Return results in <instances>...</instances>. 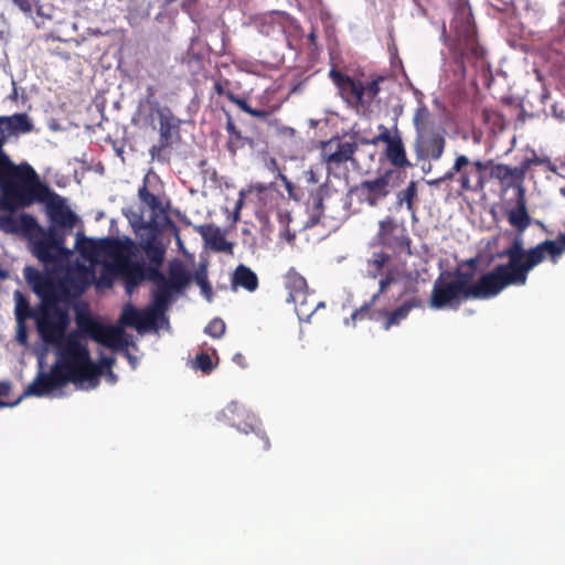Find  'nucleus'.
<instances>
[{
  "label": "nucleus",
  "instance_id": "f257e3e1",
  "mask_svg": "<svg viewBox=\"0 0 565 565\" xmlns=\"http://www.w3.org/2000/svg\"><path fill=\"white\" fill-rule=\"evenodd\" d=\"M71 318L68 312H61L60 318L36 328L42 341L54 345L56 361L49 372L43 370V361L39 360L40 370L35 379L26 386L23 396H62L61 391L68 383L78 390H93L99 384L102 370L90 358L86 344L79 340V331H70Z\"/></svg>",
  "mask_w": 565,
  "mask_h": 565
},
{
  "label": "nucleus",
  "instance_id": "f03ea898",
  "mask_svg": "<svg viewBox=\"0 0 565 565\" xmlns=\"http://www.w3.org/2000/svg\"><path fill=\"white\" fill-rule=\"evenodd\" d=\"M520 255L518 243L510 249L498 247L492 254V259L507 260L498 264L473 284V289L470 290L472 298L489 299L495 297L509 286H524L530 271L540 265L541 254L536 249L532 250L527 259L521 258Z\"/></svg>",
  "mask_w": 565,
  "mask_h": 565
},
{
  "label": "nucleus",
  "instance_id": "7ed1b4c3",
  "mask_svg": "<svg viewBox=\"0 0 565 565\" xmlns=\"http://www.w3.org/2000/svg\"><path fill=\"white\" fill-rule=\"evenodd\" d=\"M0 192L1 206L14 211L43 201L49 193V186L41 182L29 163L14 164L9 156L0 152Z\"/></svg>",
  "mask_w": 565,
  "mask_h": 565
},
{
  "label": "nucleus",
  "instance_id": "20e7f679",
  "mask_svg": "<svg viewBox=\"0 0 565 565\" xmlns=\"http://www.w3.org/2000/svg\"><path fill=\"white\" fill-rule=\"evenodd\" d=\"M509 224L515 228V232L507 231L497 239L495 244L501 249H510L514 244H519L520 257L527 259L530 252L539 250L541 254L540 264L550 258L552 264L556 265L565 252V233H559L556 239H545L537 245L525 248L523 234L531 225L532 217L527 212L525 193L522 186L518 188L515 206L507 211Z\"/></svg>",
  "mask_w": 565,
  "mask_h": 565
},
{
  "label": "nucleus",
  "instance_id": "39448f33",
  "mask_svg": "<svg viewBox=\"0 0 565 565\" xmlns=\"http://www.w3.org/2000/svg\"><path fill=\"white\" fill-rule=\"evenodd\" d=\"M450 31L454 33V41L449 50L454 60V79L461 81L466 76L467 65L473 64L477 68L483 70L487 66L484 51L477 41L475 24L470 8L459 7L450 23Z\"/></svg>",
  "mask_w": 565,
  "mask_h": 565
},
{
  "label": "nucleus",
  "instance_id": "423d86ee",
  "mask_svg": "<svg viewBox=\"0 0 565 565\" xmlns=\"http://www.w3.org/2000/svg\"><path fill=\"white\" fill-rule=\"evenodd\" d=\"M23 276L34 294L41 299L40 308L34 315L36 328L42 326V329H44L47 322L60 318L61 312H68L67 308L57 305L55 278L52 275L42 274L31 266H25Z\"/></svg>",
  "mask_w": 565,
  "mask_h": 565
},
{
  "label": "nucleus",
  "instance_id": "0eeeda50",
  "mask_svg": "<svg viewBox=\"0 0 565 565\" xmlns=\"http://www.w3.org/2000/svg\"><path fill=\"white\" fill-rule=\"evenodd\" d=\"M23 276L34 294L41 299L40 308L34 315L36 328L42 326V329H44L47 322L60 318L61 312H68L67 308L57 305L55 278L52 275L42 274L31 266H25Z\"/></svg>",
  "mask_w": 565,
  "mask_h": 565
},
{
  "label": "nucleus",
  "instance_id": "6e6552de",
  "mask_svg": "<svg viewBox=\"0 0 565 565\" xmlns=\"http://www.w3.org/2000/svg\"><path fill=\"white\" fill-rule=\"evenodd\" d=\"M24 226L30 232L25 238L31 245L32 254L46 266L61 258H66L73 253L72 249L65 247V236L44 228L36 218H25Z\"/></svg>",
  "mask_w": 565,
  "mask_h": 565
},
{
  "label": "nucleus",
  "instance_id": "1a4fd4ad",
  "mask_svg": "<svg viewBox=\"0 0 565 565\" xmlns=\"http://www.w3.org/2000/svg\"><path fill=\"white\" fill-rule=\"evenodd\" d=\"M56 277L55 294L57 295V305H60L71 298L79 297L94 281L95 273L90 267L77 264L60 268L56 270Z\"/></svg>",
  "mask_w": 565,
  "mask_h": 565
},
{
  "label": "nucleus",
  "instance_id": "9d476101",
  "mask_svg": "<svg viewBox=\"0 0 565 565\" xmlns=\"http://www.w3.org/2000/svg\"><path fill=\"white\" fill-rule=\"evenodd\" d=\"M36 202L45 204V213L49 218L47 230L65 237L72 233L78 216L67 205L65 198L49 189L45 199Z\"/></svg>",
  "mask_w": 565,
  "mask_h": 565
},
{
  "label": "nucleus",
  "instance_id": "9b49d317",
  "mask_svg": "<svg viewBox=\"0 0 565 565\" xmlns=\"http://www.w3.org/2000/svg\"><path fill=\"white\" fill-rule=\"evenodd\" d=\"M218 420L226 422L231 426L244 434L254 433L256 437L263 443V449L269 448V439L262 430L260 422L255 415L249 414L237 402H231L218 415Z\"/></svg>",
  "mask_w": 565,
  "mask_h": 565
},
{
  "label": "nucleus",
  "instance_id": "f8f14e48",
  "mask_svg": "<svg viewBox=\"0 0 565 565\" xmlns=\"http://www.w3.org/2000/svg\"><path fill=\"white\" fill-rule=\"evenodd\" d=\"M397 172L387 170L372 180H363L355 185L351 192L354 193L361 203L370 206L380 204L394 189L393 178Z\"/></svg>",
  "mask_w": 565,
  "mask_h": 565
},
{
  "label": "nucleus",
  "instance_id": "ddd939ff",
  "mask_svg": "<svg viewBox=\"0 0 565 565\" xmlns=\"http://www.w3.org/2000/svg\"><path fill=\"white\" fill-rule=\"evenodd\" d=\"M451 271H444L434 281L430 307L434 309L456 308L463 298L462 291L450 280Z\"/></svg>",
  "mask_w": 565,
  "mask_h": 565
},
{
  "label": "nucleus",
  "instance_id": "4468645a",
  "mask_svg": "<svg viewBox=\"0 0 565 565\" xmlns=\"http://www.w3.org/2000/svg\"><path fill=\"white\" fill-rule=\"evenodd\" d=\"M132 245V242L129 237L125 239L120 238H104L97 243L93 238H87L83 235V233H76V241L74 248L77 249L83 256L87 258H94L97 255L98 249H104L110 254H115L121 256Z\"/></svg>",
  "mask_w": 565,
  "mask_h": 565
},
{
  "label": "nucleus",
  "instance_id": "2eb2a0df",
  "mask_svg": "<svg viewBox=\"0 0 565 565\" xmlns=\"http://www.w3.org/2000/svg\"><path fill=\"white\" fill-rule=\"evenodd\" d=\"M162 311H168V309H159L152 299L150 305L143 309H137L131 302H128L122 307L119 323L122 327L135 328L138 333L143 334L149 332V324L153 321L154 315L162 313Z\"/></svg>",
  "mask_w": 565,
  "mask_h": 565
},
{
  "label": "nucleus",
  "instance_id": "dca6fc26",
  "mask_svg": "<svg viewBox=\"0 0 565 565\" xmlns=\"http://www.w3.org/2000/svg\"><path fill=\"white\" fill-rule=\"evenodd\" d=\"M446 139L440 132H423L417 130L414 140V152L418 161H437L441 158Z\"/></svg>",
  "mask_w": 565,
  "mask_h": 565
},
{
  "label": "nucleus",
  "instance_id": "f3484780",
  "mask_svg": "<svg viewBox=\"0 0 565 565\" xmlns=\"http://www.w3.org/2000/svg\"><path fill=\"white\" fill-rule=\"evenodd\" d=\"M114 271L121 278L126 292L131 296L137 287L146 279L143 264L128 256L117 257L113 265Z\"/></svg>",
  "mask_w": 565,
  "mask_h": 565
},
{
  "label": "nucleus",
  "instance_id": "a211bd4d",
  "mask_svg": "<svg viewBox=\"0 0 565 565\" xmlns=\"http://www.w3.org/2000/svg\"><path fill=\"white\" fill-rule=\"evenodd\" d=\"M156 104V114L159 119V141L162 146H171L174 138H179L182 120L178 118L168 106Z\"/></svg>",
  "mask_w": 565,
  "mask_h": 565
},
{
  "label": "nucleus",
  "instance_id": "6ab92c4d",
  "mask_svg": "<svg viewBox=\"0 0 565 565\" xmlns=\"http://www.w3.org/2000/svg\"><path fill=\"white\" fill-rule=\"evenodd\" d=\"M32 129L33 124L26 114L0 117V152H4L2 147L9 137L26 134Z\"/></svg>",
  "mask_w": 565,
  "mask_h": 565
},
{
  "label": "nucleus",
  "instance_id": "aec40b11",
  "mask_svg": "<svg viewBox=\"0 0 565 565\" xmlns=\"http://www.w3.org/2000/svg\"><path fill=\"white\" fill-rule=\"evenodd\" d=\"M191 280L190 274L181 262L171 263L169 266V278H167L168 302L167 309L183 292Z\"/></svg>",
  "mask_w": 565,
  "mask_h": 565
},
{
  "label": "nucleus",
  "instance_id": "412c9836",
  "mask_svg": "<svg viewBox=\"0 0 565 565\" xmlns=\"http://www.w3.org/2000/svg\"><path fill=\"white\" fill-rule=\"evenodd\" d=\"M358 150L355 141L333 139L328 141L323 147V157L327 163L339 166L353 159V154Z\"/></svg>",
  "mask_w": 565,
  "mask_h": 565
},
{
  "label": "nucleus",
  "instance_id": "4be33fe9",
  "mask_svg": "<svg viewBox=\"0 0 565 565\" xmlns=\"http://www.w3.org/2000/svg\"><path fill=\"white\" fill-rule=\"evenodd\" d=\"M95 330L89 335L90 339L97 343L107 347L114 351L128 347V340L124 338V330L121 327H106L102 323L94 326Z\"/></svg>",
  "mask_w": 565,
  "mask_h": 565
},
{
  "label": "nucleus",
  "instance_id": "5701e85b",
  "mask_svg": "<svg viewBox=\"0 0 565 565\" xmlns=\"http://www.w3.org/2000/svg\"><path fill=\"white\" fill-rule=\"evenodd\" d=\"M162 265H149L146 271V279L153 282L154 288L151 292V299L158 306L159 309L167 308L168 291H167V277L160 270Z\"/></svg>",
  "mask_w": 565,
  "mask_h": 565
},
{
  "label": "nucleus",
  "instance_id": "b1692460",
  "mask_svg": "<svg viewBox=\"0 0 565 565\" xmlns=\"http://www.w3.org/2000/svg\"><path fill=\"white\" fill-rule=\"evenodd\" d=\"M424 301L418 297H411L406 299L401 306L392 311L384 312L385 321L383 323L384 330H388L394 326H399L404 321L409 312L415 308H422Z\"/></svg>",
  "mask_w": 565,
  "mask_h": 565
},
{
  "label": "nucleus",
  "instance_id": "393cba45",
  "mask_svg": "<svg viewBox=\"0 0 565 565\" xmlns=\"http://www.w3.org/2000/svg\"><path fill=\"white\" fill-rule=\"evenodd\" d=\"M199 233L204 242L216 252H231L232 244L225 238L224 233L212 224L200 226Z\"/></svg>",
  "mask_w": 565,
  "mask_h": 565
},
{
  "label": "nucleus",
  "instance_id": "a878e982",
  "mask_svg": "<svg viewBox=\"0 0 565 565\" xmlns=\"http://www.w3.org/2000/svg\"><path fill=\"white\" fill-rule=\"evenodd\" d=\"M380 78L371 82L356 81L350 97L354 98L361 106H370L380 93Z\"/></svg>",
  "mask_w": 565,
  "mask_h": 565
},
{
  "label": "nucleus",
  "instance_id": "bb28decb",
  "mask_svg": "<svg viewBox=\"0 0 565 565\" xmlns=\"http://www.w3.org/2000/svg\"><path fill=\"white\" fill-rule=\"evenodd\" d=\"M511 6L523 23L529 25L535 24L543 17L542 9L536 3H532L529 0L513 1Z\"/></svg>",
  "mask_w": 565,
  "mask_h": 565
},
{
  "label": "nucleus",
  "instance_id": "cd10ccee",
  "mask_svg": "<svg viewBox=\"0 0 565 565\" xmlns=\"http://www.w3.org/2000/svg\"><path fill=\"white\" fill-rule=\"evenodd\" d=\"M232 285L234 288L242 287L245 290L253 292L258 287V278L249 267L241 264L234 270Z\"/></svg>",
  "mask_w": 565,
  "mask_h": 565
},
{
  "label": "nucleus",
  "instance_id": "c85d7f7f",
  "mask_svg": "<svg viewBox=\"0 0 565 565\" xmlns=\"http://www.w3.org/2000/svg\"><path fill=\"white\" fill-rule=\"evenodd\" d=\"M476 264H477L476 259H470L469 260L470 268L468 270L458 268L454 273H451V278H449L462 291L463 298H472V295H470V290L473 289V284H471V282L475 277Z\"/></svg>",
  "mask_w": 565,
  "mask_h": 565
},
{
  "label": "nucleus",
  "instance_id": "c756f323",
  "mask_svg": "<svg viewBox=\"0 0 565 565\" xmlns=\"http://www.w3.org/2000/svg\"><path fill=\"white\" fill-rule=\"evenodd\" d=\"M294 23L292 17L284 11H273L264 18V26L269 25L271 29L267 34H284L292 28Z\"/></svg>",
  "mask_w": 565,
  "mask_h": 565
},
{
  "label": "nucleus",
  "instance_id": "7c9ffc66",
  "mask_svg": "<svg viewBox=\"0 0 565 565\" xmlns=\"http://www.w3.org/2000/svg\"><path fill=\"white\" fill-rule=\"evenodd\" d=\"M135 232L137 234L140 248L160 242L159 237L161 235V230L153 218L148 222H141V224L135 228Z\"/></svg>",
  "mask_w": 565,
  "mask_h": 565
},
{
  "label": "nucleus",
  "instance_id": "2f4dec72",
  "mask_svg": "<svg viewBox=\"0 0 565 565\" xmlns=\"http://www.w3.org/2000/svg\"><path fill=\"white\" fill-rule=\"evenodd\" d=\"M385 153L394 167L406 168L412 166L406 157L405 147L397 131L395 134V141L386 146Z\"/></svg>",
  "mask_w": 565,
  "mask_h": 565
},
{
  "label": "nucleus",
  "instance_id": "473e14b6",
  "mask_svg": "<svg viewBox=\"0 0 565 565\" xmlns=\"http://www.w3.org/2000/svg\"><path fill=\"white\" fill-rule=\"evenodd\" d=\"M28 217L35 218L28 213H22L19 218L10 214L0 215V230L8 234H22L26 237L30 232L25 230L24 220Z\"/></svg>",
  "mask_w": 565,
  "mask_h": 565
},
{
  "label": "nucleus",
  "instance_id": "72a5a7b5",
  "mask_svg": "<svg viewBox=\"0 0 565 565\" xmlns=\"http://www.w3.org/2000/svg\"><path fill=\"white\" fill-rule=\"evenodd\" d=\"M391 277H385L380 280V289L376 294H374L371 297V300L363 306H361L359 309H356L349 319H345L344 323L349 326L350 321H355L358 319H364L370 311L371 306L380 298V296L385 291L387 286L392 282Z\"/></svg>",
  "mask_w": 565,
  "mask_h": 565
},
{
  "label": "nucleus",
  "instance_id": "f704fd0d",
  "mask_svg": "<svg viewBox=\"0 0 565 565\" xmlns=\"http://www.w3.org/2000/svg\"><path fill=\"white\" fill-rule=\"evenodd\" d=\"M470 164V160L467 156L460 154L456 158L454 166L441 177L428 180L427 184L430 186H438L439 184L450 181L457 173H461L465 168Z\"/></svg>",
  "mask_w": 565,
  "mask_h": 565
},
{
  "label": "nucleus",
  "instance_id": "c9c22d12",
  "mask_svg": "<svg viewBox=\"0 0 565 565\" xmlns=\"http://www.w3.org/2000/svg\"><path fill=\"white\" fill-rule=\"evenodd\" d=\"M75 321L78 327L76 331H79V338L82 335H87L89 338L95 330L94 326L99 324V322L90 317L89 312L84 307H76Z\"/></svg>",
  "mask_w": 565,
  "mask_h": 565
},
{
  "label": "nucleus",
  "instance_id": "e433bc0d",
  "mask_svg": "<svg viewBox=\"0 0 565 565\" xmlns=\"http://www.w3.org/2000/svg\"><path fill=\"white\" fill-rule=\"evenodd\" d=\"M286 285L289 289V298H296L298 300L303 296V292H307V281L298 273H288Z\"/></svg>",
  "mask_w": 565,
  "mask_h": 565
},
{
  "label": "nucleus",
  "instance_id": "4c0bfd02",
  "mask_svg": "<svg viewBox=\"0 0 565 565\" xmlns=\"http://www.w3.org/2000/svg\"><path fill=\"white\" fill-rule=\"evenodd\" d=\"M13 297L15 301L14 313L17 322H24L28 318H34V315L38 312V310H31L29 301L23 296V294L19 290H15Z\"/></svg>",
  "mask_w": 565,
  "mask_h": 565
},
{
  "label": "nucleus",
  "instance_id": "58836bf2",
  "mask_svg": "<svg viewBox=\"0 0 565 565\" xmlns=\"http://www.w3.org/2000/svg\"><path fill=\"white\" fill-rule=\"evenodd\" d=\"M138 198L147 205L153 214L163 213V207L159 196L152 194L147 188V177L143 179V185L138 191Z\"/></svg>",
  "mask_w": 565,
  "mask_h": 565
},
{
  "label": "nucleus",
  "instance_id": "ea45409f",
  "mask_svg": "<svg viewBox=\"0 0 565 565\" xmlns=\"http://www.w3.org/2000/svg\"><path fill=\"white\" fill-rule=\"evenodd\" d=\"M417 193V184L415 181H411L407 186L396 194V205L401 207L403 204H406V207L409 212L414 213L413 209V200Z\"/></svg>",
  "mask_w": 565,
  "mask_h": 565
},
{
  "label": "nucleus",
  "instance_id": "a19ab883",
  "mask_svg": "<svg viewBox=\"0 0 565 565\" xmlns=\"http://www.w3.org/2000/svg\"><path fill=\"white\" fill-rule=\"evenodd\" d=\"M150 265H162L166 257V247L161 242L141 248Z\"/></svg>",
  "mask_w": 565,
  "mask_h": 565
},
{
  "label": "nucleus",
  "instance_id": "79ce46f5",
  "mask_svg": "<svg viewBox=\"0 0 565 565\" xmlns=\"http://www.w3.org/2000/svg\"><path fill=\"white\" fill-rule=\"evenodd\" d=\"M330 77L333 79L334 84L339 87L343 95L350 97L352 89H354L356 81L348 75H343L342 73L331 70Z\"/></svg>",
  "mask_w": 565,
  "mask_h": 565
},
{
  "label": "nucleus",
  "instance_id": "37998d69",
  "mask_svg": "<svg viewBox=\"0 0 565 565\" xmlns=\"http://www.w3.org/2000/svg\"><path fill=\"white\" fill-rule=\"evenodd\" d=\"M309 296L307 292H303V296L298 300L296 298H288V300L295 303L296 313L299 320L308 321L310 317L315 313V309H311V305L309 306Z\"/></svg>",
  "mask_w": 565,
  "mask_h": 565
},
{
  "label": "nucleus",
  "instance_id": "c03bdc74",
  "mask_svg": "<svg viewBox=\"0 0 565 565\" xmlns=\"http://www.w3.org/2000/svg\"><path fill=\"white\" fill-rule=\"evenodd\" d=\"M492 173L501 181H509L521 178L524 173V170L520 168H511L507 164L500 163L495 166Z\"/></svg>",
  "mask_w": 565,
  "mask_h": 565
},
{
  "label": "nucleus",
  "instance_id": "a18cd8bd",
  "mask_svg": "<svg viewBox=\"0 0 565 565\" xmlns=\"http://www.w3.org/2000/svg\"><path fill=\"white\" fill-rule=\"evenodd\" d=\"M379 225H380V231H379L380 241L383 244H388L390 235L394 231L397 230V225H396L395 221L391 216H388V217L380 221Z\"/></svg>",
  "mask_w": 565,
  "mask_h": 565
},
{
  "label": "nucleus",
  "instance_id": "49530a36",
  "mask_svg": "<svg viewBox=\"0 0 565 565\" xmlns=\"http://www.w3.org/2000/svg\"><path fill=\"white\" fill-rule=\"evenodd\" d=\"M193 369L200 370L205 374H210L214 370V364L207 353H200L195 356Z\"/></svg>",
  "mask_w": 565,
  "mask_h": 565
},
{
  "label": "nucleus",
  "instance_id": "de8ad7c7",
  "mask_svg": "<svg viewBox=\"0 0 565 565\" xmlns=\"http://www.w3.org/2000/svg\"><path fill=\"white\" fill-rule=\"evenodd\" d=\"M323 209V200L320 195H316L312 198V206L308 221L309 226H313L320 221V216Z\"/></svg>",
  "mask_w": 565,
  "mask_h": 565
},
{
  "label": "nucleus",
  "instance_id": "09e8293b",
  "mask_svg": "<svg viewBox=\"0 0 565 565\" xmlns=\"http://www.w3.org/2000/svg\"><path fill=\"white\" fill-rule=\"evenodd\" d=\"M195 281L201 288V292L204 298L211 302L213 299V290L207 280L206 274L204 271H198L195 275Z\"/></svg>",
  "mask_w": 565,
  "mask_h": 565
},
{
  "label": "nucleus",
  "instance_id": "8fccbe9b",
  "mask_svg": "<svg viewBox=\"0 0 565 565\" xmlns=\"http://www.w3.org/2000/svg\"><path fill=\"white\" fill-rule=\"evenodd\" d=\"M204 332L213 338H221L225 332V323L220 318H214L204 328Z\"/></svg>",
  "mask_w": 565,
  "mask_h": 565
},
{
  "label": "nucleus",
  "instance_id": "3c124183",
  "mask_svg": "<svg viewBox=\"0 0 565 565\" xmlns=\"http://www.w3.org/2000/svg\"><path fill=\"white\" fill-rule=\"evenodd\" d=\"M166 313L167 311H162V313L154 315L153 321L149 324V331L157 332L159 329H170L169 318Z\"/></svg>",
  "mask_w": 565,
  "mask_h": 565
},
{
  "label": "nucleus",
  "instance_id": "603ef678",
  "mask_svg": "<svg viewBox=\"0 0 565 565\" xmlns=\"http://www.w3.org/2000/svg\"><path fill=\"white\" fill-rule=\"evenodd\" d=\"M379 130L381 131L377 136H375L371 141H366L371 145H376L379 141H383L388 146L391 142L395 141V135L392 136L390 130L384 126L380 125Z\"/></svg>",
  "mask_w": 565,
  "mask_h": 565
},
{
  "label": "nucleus",
  "instance_id": "864d4df0",
  "mask_svg": "<svg viewBox=\"0 0 565 565\" xmlns=\"http://www.w3.org/2000/svg\"><path fill=\"white\" fill-rule=\"evenodd\" d=\"M476 178V173L473 172V169H463L459 177V183L462 188V190H470L471 186V179Z\"/></svg>",
  "mask_w": 565,
  "mask_h": 565
},
{
  "label": "nucleus",
  "instance_id": "5fc2aeb1",
  "mask_svg": "<svg viewBox=\"0 0 565 565\" xmlns=\"http://www.w3.org/2000/svg\"><path fill=\"white\" fill-rule=\"evenodd\" d=\"M13 3L26 15L32 17L33 9L38 4L36 0H12Z\"/></svg>",
  "mask_w": 565,
  "mask_h": 565
},
{
  "label": "nucleus",
  "instance_id": "6e6d98bb",
  "mask_svg": "<svg viewBox=\"0 0 565 565\" xmlns=\"http://www.w3.org/2000/svg\"><path fill=\"white\" fill-rule=\"evenodd\" d=\"M154 95H156V92H154L153 86H148L147 87V96H146L145 100L139 102L138 111L132 117L134 122L136 121V117L140 113V108L142 107L143 103H147V104L153 106V108L156 109L154 103H158V102L154 99Z\"/></svg>",
  "mask_w": 565,
  "mask_h": 565
},
{
  "label": "nucleus",
  "instance_id": "4d7b16f0",
  "mask_svg": "<svg viewBox=\"0 0 565 565\" xmlns=\"http://www.w3.org/2000/svg\"><path fill=\"white\" fill-rule=\"evenodd\" d=\"M247 114H249L253 117L262 118L269 125H274L277 122V119L273 118L271 114L265 109H256L250 107V111H248Z\"/></svg>",
  "mask_w": 565,
  "mask_h": 565
},
{
  "label": "nucleus",
  "instance_id": "13d9d810",
  "mask_svg": "<svg viewBox=\"0 0 565 565\" xmlns=\"http://www.w3.org/2000/svg\"><path fill=\"white\" fill-rule=\"evenodd\" d=\"M226 97L228 98L230 102L237 105L239 107V109H242L246 114L248 111H250V106L244 98L238 97L237 95H235L234 93H232L230 90L226 93Z\"/></svg>",
  "mask_w": 565,
  "mask_h": 565
},
{
  "label": "nucleus",
  "instance_id": "bf43d9fd",
  "mask_svg": "<svg viewBox=\"0 0 565 565\" xmlns=\"http://www.w3.org/2000/svg\"><path fill=\"white\" fill-rule=\"evenodd\" d=\"M226 130L227 132L231 135V136H234L236 139L238 140H244L245 142H247L248 145H252L253 143V139L248 138V137H243L242 136V132L235 127V125L233 124L232 120H228L227 124H226Z\"/></svg>",
  "mask_w": 565,
  "mask_h": 565
},
{
  "label": "nucleus",
  "instance_id": "052dcab7",
  "mask_svg": "<svg viewBox=\"0 0 565 565\" xmlns=\"http://www.w3.org/2000/svg\"><path fill=\"white\" fill-rule=\"evenodd\" d=\"M115 363V358L111 355L99 354V363L96 364L103 371L104 367L110 369Z\"/></svg>",
  "mask_w": 565,
  "mask_h": 565
},
{
  "label": "nucleus",
  "instance_id": "680f3d73",
  "mask_svg": "<svg viewBox=\"0 0 565 565\" xmlns=\"http://www.w3.org/2000/svg\"><path fill=\"white\" fill-rule=\"evenodd\" d=\"M17 341L20 344H26V342H28V333H26L24 322H18Z\"/></svg>",
  "mask_w": 565,
  "mask_h": 565
},
{
  "label": "nucleus",
  "instance_id": "e2e57ef3",
  "mask_svg": "<svg viewBox=\"0 0 565 565\" xmlns=\"http://www.w3.org/2000/svg\"><path fill=\"white\" fill-rule=\"evenodd\" d=\"M126 215L129 218L134 228H137L138 225L141 224V222H145L142 215L139 213L130 212V214L126 213Z\"/></svg>",
  "mask_w": 565,
  "mask_h": 565
},
{
  "label": "nucleus",
  "instance_id": "0e129e2a",
  "mask_svg": "<svg viewBox=\"0 0 565 565\" xmlns=\"http://www.w3.org/2000/svg\"><path fill=\"white\" fill-rule=\"evenodd\" d=\"M117 351H120L124 353V355L126 356V359L129 361L130 365L132 369H136L137 367V364H138V359L136 356H134L129 350H128V347H124V349H118Z\"/></svg>",
  "mask_w": 565,
  "mask_h": 565
},
{
  "label": "nucleus",
  "instance_id": "69168bd1",
  "mask_svg": "<svg viewBox=\"0 0 565 565\" xmlns=\"http://www.w3.org/2000/svg\"><path fill=\"white\" fill-rule=\"evenodd\" d=\"M473 166L476 167V170H473V172L476 173V178L478 179V181H480L481 179V172L487 170L488 168V164L480 161V160H477Z\"/></svg>",
  "mask_w": 565,
  "mask_h": 565
},
{
  "label": "nucleus",
  "instance_id": "338daca9",
  "mask_svg": "<svg viewBox=\"0 0 565 565\" xmlns=\"http://www.w3.org/2000/svg\"><path fill=\"white\" fill-rule=\"evenodd\" d=\"M495 2H493L492 4L498 9V10H501V11H504L508 9V7L513 3V0H494Z\"/></svg>",
  "mask_w": 565,
  "mask_h": 565
},
{
  "label": "nucleus",
  "instance_id": "774afa93",
  "mask_svg": "<svg viewBox=\"0 0 565 565\" xmlns=\"http://www.w3.org/2000/svg\"><path fill=\"white\" fill-rule=\"evenodd\" d=\"M306 179L309 183L316 184L320 181L318 174L312 169L306 172Z\"/></svg>",
  "mask_w": 565,
  "mask_h": 565
}]
</instances>
